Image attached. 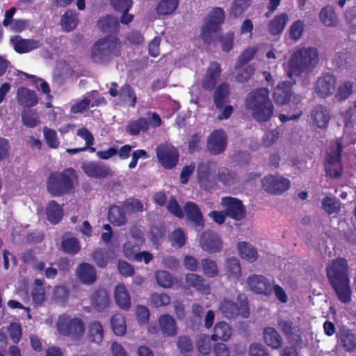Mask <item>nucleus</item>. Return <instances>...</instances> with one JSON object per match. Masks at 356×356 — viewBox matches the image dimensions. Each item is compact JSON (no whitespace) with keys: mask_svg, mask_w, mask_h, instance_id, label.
I'll return each instance as SVG.
<instances>
[{"mask_svg":"<svg viewBox=\"0 0 356 356\" xmlns=\"http://www.w3.org/2000/svg\"><path fill=\"white\" fill-rule=\"evenodd\" d=\"M225 11L222 8H213L204 21L200 38L207 44L220 43L223 51L229 52L234 46V33L229 31L222 34V24L225 22Z\"/></svg>","mask_w":356,"mask_h":356,"instance_id":"f257e3e1","label":"nucleus"},{"mask_svg":"<svg viewBox=\"0 0 356 356\" xmlns=\"http://www.w3.org/2000/svg\"><path fill=\"white\" fill-rule=\"evenodd\" d=\"M327 275L338 298L344 303L351 300L349 268L345 259L337 258L327 266Z\"/></svg>","mask_w":356,"mask_h":356,"instance_id":"f03ea898","label":"nucleus"},{"mask_svg":"<svg viewBox=\"0 0 356 356\" xmlns=\"http://www.w3.org/2000/svg\"><path fill=\"white\" fill-rule=\"evenodd\" d=\"M267 88H257L250 92L245 99L246 108L258 122L269 121L274 114V105L269 97Z\"/></svg>","mask_w":356,"mask_h":356,"instance_id":"7ed1b4c3","label":"nucleus"},{"mask_svg":"<svg viewBox=\"0 0 356 356\" xmlns=\"http://www.w3.org/2000/svg\"><path fill=\"white\" fill-rule=\"evenodd\" d=\"M78 175L72 168H67L63 171L51 172L47 179L46 188L52 197H61L74 191V182Z\"/></svg>","mask_w":356,"mask_h":356,"instance_id":"20e7f679","label":"nucleus"},{"mask_svg":"<svg viewBox=\"0 0 356 356\" xmlns=\"http://www.w3.org/2000/svg\"><path fill=\"white\" fill-rule=\"evenodd\" d=\"M120 41L114 35H106L97 40L92 47L91 58L97 63L106 64L120 54Z\"/></svg>","mask_w":356,"mask_h":356,"instance_id":"39448f33","label":"nucleus"},{"mask_svg":"<svg viewBox=\"0 0 356 356\" xmlns=\"http://www.w3.org/2000/svg\"><path fill=\"white\" fill-rule=\"evenodd\" d=\"M85 324L79 318H70L67 315L60 316L57 322V329L63 336L79 339L85 332Z\"/></svg>","mask_w":356,"mask_h":356,"instance_id":"423d86ee","label":"nucleus"},{"mask_svg":"<svg viewBox=\"0 0 356 356\" xmlns=\"http://www.w3.org/2000/svg\"><path fill=\"white\" fill-rule=\"evenodd\" d=\"M156 154L159 163L166 170L174 168L178 163L179 152L177 148L170 144H159L156 147Z\"/></svg>","mask_w":356,"mask_h":356,"instance_id":"0eeeda50","label":"nucleus"},{"mask_svg":"<svg viewBox=\"0 0 356 356\" xmlns=\"http://www.w3.org/2000/svg\"><path fill=\"white\" fill-rule=\"evenodd\" d=\"M342 147L339 140H337L330 147L325 161V171L331 177H338L341 175L342 166L340 161V152Z\"/></svg>","mask_w":356,"mask_h":356,"instance_id":"6e6552de","label":"nucleus"},{"mask_svg":"<svg viewBox=\"0 0 356 356\" xmlns=\"http://www.w3.org/2000/svg\"><path fill=\"white\" fill-rule=\"evenodd\" d=\"M312 63V48H300L291 56L289 68L292 73L299 75L304 72Z\"/></svg>","mask_w":356,"mask_h":356,"instance_id":"1a4fd4ad","label":"nucleus"},{"mask_svg":"<svg viewBox=\"0 0 356 356\" xmlns=\"http://www.w3.org/2000/svg\"><path fill=\"white\" fill-rule=\"evenodd\" d=\"M246 284L249 289L255 294L268 297L273 293L271 281L262 275H249L247 277Z\"/></svg>","mask_w":356,"mask_h":356,"instance_id":"9d476101","label":"nucleus"},{"mask_svg":"<svg viewBox=\"0 0 356 356\" xmlns=\"http://www.w3.org/2000/svg\"><path fill=\"white\" fill-rule=\"evenodd\" d=\"M221 204L225 215L232 219L239 221L246 215L245 207L239 199L229 196L223 197L221 199Z\"/></svg>","mask_w":356,"mask_h":356,"instance_id":"9b49d317","label":"nucleus"},{"mask_svg":"<svg viewBox=\"0 0 356 356\" xmlns=\"http://www.w3.org/2000/svg\"><path fill=\"white\" fill-rule=\"evenodd\" d=\"M83 172L90 178L106 179L113 176L111 168L101 161H85L81 166Z\"/></svg>","mask_w":356,"mask_h":356,"instance_id":"f8f14e48","label":"nucleus"},{"mask_svg":"<svg viewBox=\"0 0 356 356\" xmlns=\"http://www.w3.org/2000/svg\"><path fill=\"white\" fill-rule=\"evenodd\" d=\"M261 183L263 189L273 195L282 194L290 187L289 179L282 176L266 175L263 178Z\"/></svg>","mask_w":356,"mask_h":356,"instance_id":"ddd939ff","label":"nucleus"},{"mask_svg":"<svg viewBox=\"0 0 356 356\" xmlns=\"http://www.w3.org/2000/svg\"><path fill=\"white\" fill-rule=\"evenodd\" d=\"M213 165V162L211 161H201L197 164V179L198 183L203 186L207 191L214 188L216 186Z\"/></svg>","mask_w":356,"mask_h":356,"instance_id":"4468645a","label":"nucleus"},{"mask_svg":"<svg viewBox=\"0 0 356 356\" xmlns=\"http://www.w3.org/2000/svg\"><path fill=\"white\" fill-rule=\"evenodd\" d=\"M218 310L224 317L229 319L236 318L239 314L243 318H248L250 314L248 302L242 303L239 307L234 301L226 298L220 302Z\"/></svg>","mask_w":356,"mask_h":356,"instance_id":"2eb2a0df","label":"nucleus"},{"mask_svg":"<svg viewBox=\"0 0 356 356\" xmlns=\"http://www.w3.org/2000/svg\"><path fill=\"white\" fill-rule=\"evenodd\" d=\"M207 149L212 155H218L225 152L227 146L226 132L222 129L212 131L207 138Z\"/></svg>","mask_w":356,"mask_h":356,"instance_id":"dca6fc26","label":"nucleus"},{"mask_svg":"<svg viewBox=\"0 0 356 356\" xmlns=\"http://www.w3.org/2000/svg\"><path fill=\"white\" fill-rule=\"evenodd\" d=\"M200 245L203 250L211 254L220 252L222 247L218 234L211 230L204 231L201 234Z\"/></svg>","mask_w":356,"mask_h":356,"instance_id":"f3484780","label":"nucleus"},{"mask_svg":"<svg viewBox=\"0 0 356 356\" xmlns=\"http://www.w3.org/2000/svg\"><path fill=\"white\" fill-rule=\"evenodd\" d=\"M186 218L192 222L195 230L200 232L204 227V220L199 206L193 202H188L184 207Z\"/></svg>","mask_w":356,"mask_h":356,"instance_id":"a211bd4d","label":"nucleus"},{"mask_svg":"<svg viewBox=\"0 0 356 356\" xmlns=\"http://www.w3.org/2000/svg\"><path fill=\"white\" fill-rule=\"evenodd\" d=\"M221 67L216 62L211 63L207 69L205 75L202 80V87L207 91L214 89L220 78Z\"/></svg>","mask_w":356,"mask_h":356,"instance_id":"6ab92c4d","label":"nucleus"},{"mask_svg":"<svg viewBox=\"0 0 356 356\" xmlns=\"http://www.w3.org/2000/svg\"><path fill=\"white\" fill-rule=\"evenodd\" d=\"M293 92V86L290 81H282L275 88L273 98L276 104L284 105L290 102Z\"/></svg>","mask_w":356,"mask_h":356,"instance_id":"aec40b11","label":"nucleus"},{"mask_svg":"<svg viewBox=\"0 0 356 356\" xmlns=\"http://www.w3.org/2000/svg\"><path fill=\"white\" fill-rule=\"evenodd\" d=\"M92 307L98 312H102L109 307L110 298L106 289L99 287L90 296Z\"/></svg>","mask_w":356,"mask_h":356,"instance_id":"412c9836","label":"nucleus"},{"mask_svg":"<svg viewBox=\"0 0 356 356\" xmlns=\"http://www.w3.org/2000/svg\"><path fill=\"white\" fill-rule=\"evenodd\" d=\"M76 273L79 280L84 284L90 285L97 280V270L89 263L83 262L80 264L77 267Z\"/></svg>","mask_w":356,"mask_h":356,"instance_id":"4be33fe9","label":"nucleus"},{"mask_svg":"<svg viewBox=\"0 0 356 356\" xmlns=\"http://www.w3.org/2000/svg\"><path fill=\"white\" fill-rule=\"evenodd\" d=\"M336 79L332 74H324L316 81V92L322 97H325L332 94L335 88Z\"/></svg>","mask_w":356,"mask_h":356,"instance_id":"5701e85b","label":"nucleus"},{"mask_svg":"<svg viewBox=\"0 0 356 356\" xmlns=\"http://www.w3.org/2000/svg\"><path fill=\"white\" fill-rule=\"evenodd\" d=\"M17 101L24 108H32L38 103V98L35 91L25 87H19L17 91Z\"/></svg>","mask_w":356,"mask_h":356,"instance_id":"b1692460","label":"nucleus"},{"mask_svg":"<svg viewBox=\"0 0 356 356\" xmlns=\"http://www.w3.org/2000/svg\"><path fill=\"white\" fill-rule=\"evenodd\" d=\"M289 21V15L286 13L276 15L267 25L268 33L273 36L281 35Z\"/></svg>","mask_w":356,"mask_h":356,"instance_id":"393cba45","label":"nucleus"},{"mask_svg":"<svg viewBox=\"0 0 356 356\" xmlns=\"http://www.w3.org/2000/svg\"><path fill=\"white\" fill-rule=\"evenodd\" d=\"M338 345L346 352L356 348V335L348 329H341L338 334Z\"/></svg>","mask_w":356,"mask_h":356,"instance_id":"a878e982","label":"nucleus"},{"mask_svg":"<svg viewBox=\"0 0 356 356\" xmlns=\"http://www.w3.org/2000/svg\"><path fill=\"white\" fill-rule=\"evenodd\" d=\"M149 129V122L145 117H139L130 120L125 127L127 133L131 136H138L140 132H146Z\"/></svg>","mask_w":356,"mask_h":356,"instance_id":"bb28decb","label":"nucleus"},{"mask_svg":"<svg viewBox=\"0 0 356 356\" xmlns=\"http://www.w3.org/2000/svg\"><path fill=\"white\" fill-rule=\"evenodd\" d=\"M229 88L226 83L219 84L215 89L213 93V103L218 110L223 108L224 106L229 102Z\"/></svg>","mask_w":356,"mask_h":356,"instance_id":"cd10ccee","label":"nucleus"},{"mask_svg":"<svg viewBox=\"0 0 356 356\" xmlns=\"http://www.w3.org/2000/svg\"><path fill=\"white\" fill-rule=\"evenodd\" d=\"M45 213L48 221L53 225L59 223L64 216L63 208L55 200H50L48 202Z\"/></svg>","mask_w":356,"mask_h":356,"instance_id":"c85d7f7f","label":"nucleus"},{"mask_svg":"<svg viewBox=\"0 0 356 356\" xmlns=\"http://www.w3.org/2000/svg\"><path fill=\"white\" fill-rule=\"evenodd\" d=\"M114 298L117 305L124 310H128L131 307L130 295L123 284L115 286Z\"/></svg>","mask_w":356,"mask_h":356,"instance_id":"c756f323","label":"nucleus"},{"mask_svg":"<svg viewBox=\"0 0 356 356\" xmlns=\"http://www.w3.org/2000/svg\"><path fill=\"white\" fill-rule=\"evenodd\" d=\"M278 325L289 339L296 341L300 340V329L291 321L281 319L278 321Z\"/></svg>","mask_w":356,"mask_h":356,"instance_id":"7c9ffc66","label":"nucleus"},{"mask_svg":"<svg viewBox=\"0 0 356 356\" xmlns=\"http://www.w3.org/2000/svg\"><path fill=\"white\" fill-rule=\"evenodd\" d=\"M159 323L163 335L174 337L177 333L175 320L170 314H162L159 318Z\"/></svg>","mask_w":356,"mask_h":356,"instance_id":"2f4dec72","label":"nucleus"},{"mask_svg":"<svg viewBox=\"0 0 356 356\" xmlns=\"http://www.w3.org/2000/svg\"><path fill=\"white\" fill-rule=\"evenodd\" d=\"M42 46V42L40 40L30 38H20L15 42L14 49L17 53L25 54L39 49Z\"/></svg>","mask_w":356,"mask_h":356,"instance_id":"473e14b6","label":"nucleus"},{"mask_svg":"<svg viewBox=\"0 0 356 356\" xmlns=\"http://www.w3.org/2000/svg\"><path fill=\"white\" fill-rule=\"evenodd\" d=\"M232 329L226 322L220 321L216 323L213 327V333L211 336L213 341L221 340L227 341L232 335Z\"/></svg>","mask_w":356,"mask_h":356,"instance_id":"72a5a7b5","label":"nucleus"},{"mask_svg":"<svg viewBox=\"0 0 356 356\" xmlns=\"http://www.w3.org/2000/svg\"><path fill=\"white\" fill-rule=\"evenodd\" d=\"M109 221L115 226H121L126 223V212L123 207L112 205L109 207L108 212Z\"/></svg>","mask_w":356,"mask_h":356,"instance_id":"f704fd0d","label":"nucleus"},{"mask_svg":"<svg viewBox=\"0 0 356 356\" xmlns=\"http://www.w3.org/2000/svg\"><path fill=\"white\" fill-rule=\"evenodd\" d=\"M264 339L265 343L273 349L281 347L282 339L278 332L273 327H268L264 330Z\"/></svg>","mask_w":356,"mask_h":356,"instance_id":"c9c22d12","label":"nucleus"},{"mask_svg":"<svg viewBox=\"0 0 356 356\" xmlns=\"http://www.w3.org/2000/svg\"><path fill=\"white\" fill-rule=\"evenodd\" d=\"M104 328L100 322L94 321L89 324L88 337L90 341L100 343L104 339Z\"/></svg>","mask_w":356,"mask_h":356,"instance_id":"e433bc0d","label":"nucleus"},{"mask_svg":"<svg viewBox=\"0 0 356 356\" xmlns=\"http://www.w3.org/2000/svg\"><path fill=\"white\" fill-rule=\"evenodd\" d=\"M237 248L241 258L250 262L257 260L258 257L257 250L249 243L245 241L238 242Z\"/></svg>","mask_w":356,"mask_h":356,"instance_id":"4c0bfd02","label":"nucleus"},{"mask_svg":"<svg viewBox=\"0 0 356 356\" xmlns=\"http://www.w3.org/2000/svg\"><path fill=\"white\" fill-rule=\"evenodd\" d=\"M225 265L226 273L229 278L238 280L241 277V266L237 258H228Z\"/></svg>","mask_w":356,"mask_h":356,"instance_id":"58836bf2","label":"nucleus"},{"mask_svg":"<svg viewBox=\"0 0 356 356\" xmlns=\"http://www.w3.org/2000/svg\"><path fill=\"white\" fill-rule=\"evenodd\" d=\"M320 19L321 22L326 26H335L339 22L337 15L334 8L331 6H325L320 12Z\"/></svg>","mask_w":356,"mask_h":356,"instance_id":"ea45409f","label":"nucleus"},{"mask_svg":"<svg viewBox=\"0 0 356 356\" xmlns=\"http://www.w3.org/2000/svg\"><path fill=\"white\" fill-rule=\"evenodd\" d=\"M252 4V0H233L229 8V15L234 18L241 17Z\"/></svg>","mask_w":356,"mask_h":356,"instance_id":"a19ab883","label":"nucleus"},{"mask_svg":"<svg viewBox=\"0 0 356 356\" xmlns=\"http://www.w3.org/2000/svg\"><path fill=\"white\" fill-rule=\"evenodd\" d=\"M97 26L104 32H114L119 27V20L112 15H106L97 21Z\"/></svg>","mask_w":356,"mask_h":356,"instance_id":"79ce46f5","label":"nucleus"},{"mask_svg":"<svg viewBox=\"0 0 356 356\" xmlns=\"http://www.w3.org/2000/svg\"><path fill=\"white\" fill-rule=\"evenodd\" d=\"M22 120L23 124L29 128L35 127L40 123L36 110L31 108H24L22 111Z\"/></svg>","mask_w":356,"mask_h":356,"instance_id":"37998d69","label":"nucleus"},{"mask_svg":"<svg viewBox=\"0 0 356 356\" xmlns=\"http://www.w3.org/2000/svg\"><path fill=\"white\" fill-rule=\"evenodd\" d=\"M61 25L63 29L70 32L73 31L77 26L78 18L75 11L67 9L61 17Z\"/></svg>","mask_w":356,"mask_h":356,"instance_id":"c03bdc74","label":"nucleus"},{"mask_svg":"<svg viewBox=\"0 0 356 356\" xmlns=\"http://www.w3.org/2000/svg\"><path fill=\"white\" fill-rule=\"evenodd\" d=\"M119 99L122 102H130V106L134 107L136 104L137 97L134 88L128 83L121 86Z\"/></svg>","mask_w":356,"mask_h":356,"instance_id":"a18cd8bd","label":"nucleus"},{"mask_svg":"<svg viewBox=\"0 0 356 356\" xmlns=\"http://www.w3.org/2000/svg\"><path fill=\"white\" fill-rule=\"evenodd\" d=\"M185 279L186 284L189 286L195 288L198 291L204 292L209 289V286L205 284V280L201 275L195 273H188Z\"/></svg>","mask_w":356,"mask_h":356,"instance_id":"49530a36","label":"nucleus"},{"mask_svg":"<svg viewBox=\"0 0 356 356\" xmlns=\"http://www.w3.org/2000/svg\"><path fill=\"white\" fill-rule=\"evenodd\" d=\"M179 6V0H161L156 8L159 15H168L173 13Z\"/></svg>","mask_w":356,"mask_h":356,"instance_id":"de8ad7c7","label":"nucleus"},{"mask_svg":"<svg viewBox=\"0 0 356 356\" xmlns=\"http://www.w3.org/2000/svg\"><path fill=\"white\" fill-rule=\"evenodd\" d=\"M111 324L114 333L118 336H123L127 331L124 317L121 314H115L111 319Z\"/></svg>","mask_w":356,"mask_h":356,"instance_id":"09e8293b","label":"nucleus"},{"mask_svg":"<svg viewBox=\"0 0 356 356\" xmlns=\"http://www.w3.org/2000/svg\"><path fill=\"white\" fill-rule=\"evenodd\" d=\"M61 248L65 253L72 255L77 254L81 250L79 242L74 237L63 239Z\"/></svg>","mask_w":356,"mask_h":356,"instance_id":"8fccbe9b","label":"nucleus"},{"mask_svg":"<svg viewBox=\"0 0 356 356\" xmlns=\"http://www.w3.org/2000/svg\"><path fill=\"white\" fill-rule=\"evenodd\" d=\"M202 272L209 278H213L218 275V268L216 263L210 259H203L201 261Z\"/></svg>","mask_w":356,"mask_h":356,"instance_id":"3c124183","label":"nucleus"},{"mask_svg":"<svg viewBox=\"0 0 356 356\" xmlns=\"http://www.w3.org/2000/svg\"><path fill=\"white\" fill-rule=\"evenodd\" d=\"M305 31V23L302 20L295 21L289 30V38L294 42H298L302 36Z\"/></svg>","mask_w":356,"mask_h":356,"instance_id":"603ef678","label":"nucleus"},{"mask_svg":"<svg viewBox=\"0 0 356 356\" xmlns=\"http://www.w3.org/2000/svg\"><path fill=\"white\" fill-rule=\"evenodd\" d=\"M170 239L173 247L181 248L186 243V236L181 228H177L172 232Z\"/></svg>","mask_w":356,"mask_h":356,"instance_id":"864d4df0","label":"nucleus"},{"mask_svg":"<svg viewBox=\"0 0 356 356\" xmlns=\"http://www.w3.org/2000/svg\"><path fill=\"white\" fill-rule=\"evenodd\" d=\"M177 343L178 349L184 356H188L193 351L192 340L187 336H179Z\"/></svg>","mask_w":356,"mask_h":356,"instance_id":"5fc2aeb1","label":"nucleus"},{"mask_svg":"<svg viewBox=\"0 0 356 356\" xmlns=\"http://www.w3.org/2000/svg\"><path fill=\"white\" fill-rule=\"evenodd\" d=\"M330 120V114L325 108L318 106L316 108L314 120L318 127H325Z\"/></svg>","mask_w":356,"mask_h":356,"instance_id":"6e6d98bb","label":"nucleus"},{"mask_svg":"<svg viewBox=\"0 0 356 356\" xmlns=\"http://www.w3.org/2000/svg\"><path fill=\"white\" fill-rule=\"evenodd\" d=\"M93 259L99 268H104L108 264V254L105 248H97L92 254Z\"/></svg>","mask_w":356,"mask_h":356,"instance_id":"4d7b16f0","label":"nucleus"},{"mask_svg":"<svg viewBox=\"0 0 356 356\" xmlns=\"http://www.w3.org/2000/svg\"><path fill=\"white\" fill-rule=\"evenodd\" d=\"M123 208L127 213H138L143 211V204L139 200L130 197L124 202Z\"/></svg>","mask_w":356,"mask_h":356,"instance_id":"13d9d810","label":"nucleus"},{"mask_svg":"<svg viewBox=\"0 0 356 356\" xmlns=\"http://www.w3.org/2000/svg\"><path fill=\"white\" fill-rule=\"evenodd\" d=\"M158 284L163 288L171 287L173 284V277L170 273L165 270H159L155 273Z\"/></svg>","mask_w":356,"mask_h":356,"instance_id":"bf43d9fd","label":"nucleus"},{"mask_svg":"<svg viewBox=\"0 0 356 356\" xmlns=\"http://www.w3.org/2000/svg\"><path fill=\"white\" fill-rule=\"evenodd\" d=\"M140 250L139 245L132 241H127L124 243L122 251L124 257L134 261Z\"/></svg>","mask_w":356,"mask_h":356,"instance_id":"052dcab7","label":"nucleus"},{"mask_svg":"<svg viewBox=\"0 0 356 356\" xmlns=\"http://www.w3.org/2000/svg\"><path fill=\"white\" fill-rule=\"evenodd\" d=\"M236 173L226 168H221L218 170V179L225 186H230L234 183Z\"/></svg>","mask_w":356,"mask_h":356,"instance_id":"680f3d73","label":"nucleus"},{"mask_svg":"<svg viewBox=\"0 0 356 356\" xmlns=\"http://www.w3.org/2000/svg\"><path fill=\"white\" fill-rule=\"evenodd\" d=\"M323 207L328 214L338 213L341 210V204L334 198L325 197L323 200Z\"/></svg>","mask_w":356,"mask_h":356,"instance_id":"e2e57ef3","label":"nucleus"},{"mask_svg":"<svg viewBox=\"0 0 356 356\" xmlns=\"http://www.w3.org/2000/svg\"><path fill=\"white\" fill-rule=\"evenodd\" d=\"M44 137L48 146L53 149H56L59 146L57 134L54 129L45 127L43 129Z\"/></svg>","mask_w":356,"mask_h":356,"instance_id":"0e129e2a","label":"nucleus"},{"mask_svg":"<svg viewBox=\"0 0 356 356\" xmlns=\"http://www.w3.org/2000/svg\"><path fill=\"white\" fill-rule=\"evenodd\" d=\"M8 332L10 339L15 343H18L22 335L21 325L19 323L12 322L8 327Z\"/></svg>","mask_w":356,"mask_h":356,"instance_id":"69168bd1","label":"nucleus"},{"mask_svg":"<svg viewBox=\"0 0 356 356\" xmlns=\"http://www.w3.org/2000/svg\"><path fill=\"white\" fill-rule=\"evenodd\" d=\"M151 302L155 307H164L170 304V298L165 293H154L151 296Z\"/></svg>","mask_w":356,"mask_h":356,"instance_id":"338daca9","label":"nucleus"},{"mask_svg":"<svg viewBox=\"0 0 356 356\" xmlns=\"http://www.w3.org/2000/svg\"><path fill=\"white\" fill-rule=\"evenodd\" d=\"M167 209L170 213L179 218H183L184 216V213L175 197L170 198L167 204Z\"/></svg>","mask_w":356,"mask_h":356,"instance_id":"774afa93","label":"nucleus"}]
</instances>
